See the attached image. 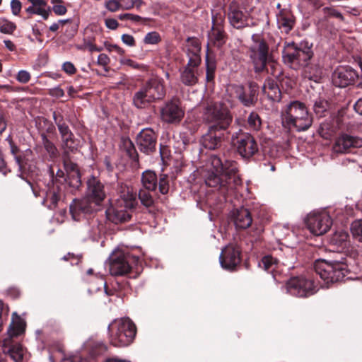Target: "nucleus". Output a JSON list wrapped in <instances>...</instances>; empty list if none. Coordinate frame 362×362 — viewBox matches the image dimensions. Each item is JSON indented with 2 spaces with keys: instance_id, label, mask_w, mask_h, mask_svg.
I'll list each match as a JSON object with an SVG mask.
<instances>
[{
  "instance_id": "f257e3e1",
  "label": "nucleus",
  "mask_w": 362,
  "mask_h": 362,
  "mask_svg": "<svg viewBox=\"0 0 362 362\" xmlns=\"http://www.w3.org/2000/svg\"><path fill=\"white\" fill-rule=\"evenodd\" d=\"M211 170L205 177L207 186L214 189L206 197V203L215 212H220L238 187L242 185L238 175V163L223 160L217 156L210 158Z\"/></svg>"
},
{
  "instance_id": "f03ea898",
  "label": "nucleus",
  "mask_w": 362,
  "mask_h": 362,
  "mask_svg": "<svg viewBox=\"0 0 362 362\" xmlns=\"http://www.w3.org/2000/svg\"><path fill=\"white\" fill-rule=\"evenodd\" d=\"M202 117L203 122L209 125L207 132L201 137L202 146L209 150L220 148L231 134L230 111L223 103L209 101L204 104Z\"/></svg>"
},
{
  "instance_id": "7ed1b4c3",
  "label": "nucleus",
  "mask_w": 362,
  "mask_h": 362,
  "mask_svg": "<svg viewBox=\"0 0 362 362\" xmlns=\"http://www.w3.org/2000/svg\"><path fill=\"white\" fill-rule=\"evenodd\" d=\"M314 268L315 274L324 281L327 287H329L330 284L343 281L350 273L347 257L341 253L329 259L316 260Z\"/></svg>"
},
{
  "instance_id": "20e7f679",
  "label": "nucleus",
  "mask_w": 362,
  "mask_h": 362,
  "mask_svg": "<svg viewBox=\"0 0 362 362\" xmlns=\"http://www.w3.org/2000/svg\"><path fill=\"white\" fill-rule=\"evenodd\" d=\"M188 58L187 64L180 69V81L186 86H194L199 83V66L202 62L201 43L197 37H188L185 50Z\"/></svg>"
},
{
  "instance_id": "39448f33",
  "label": "nucleus",
  "mask_w": 362,
  "mask_h": 362,
  "mask_svg": "<svg viewBox=\"0 0 362 362\" xmlns=\"http://www.w3.org/2000/svg\"><path fill=\"white\" fill-rule=\"evenodd\" d=\"M141 182L138 196L141 203L147 208L154 205L153 194L158 187L162 194H167L169 192V177L166 174H161L158 178L155 172L148 170L142 173Z\"/></svg>"
},
{
  "instance_id": "423d86ee",
  "label": "nucleus",
  "mask_w": 362,
  "mask_h": 362,
  "mask_svg": "<svg viewBox=\"0 0 362 362\" xmlns=\"http://www.w3.org/2000/svg\"><path fill=\"white\" fill-rule=\"evenodd\" d=\"M313 44L308 41L296 43L286 41L282 51L284 62L294 70H299L308 65L313 57Z\"/></svg>"
},
{
  "instance_id": "0eeeda50",
  "label": "nucleus",
  "mask_w": 362,
  "mask_h": 362,
  "mask_svg": "<svg viewBox=\"0 0 362 362\" xmlns=\"http://www.w3.org/2000/svg\"><path fill=\"white\" fill-rule=\"evenodd\" d=\"M222 14L227 18L233 28L243 30L246 28L255 27L256 23L252 21L251 9L247 0H233L226 6Z\"/></svg>"
},
{
  "instance_id": "6e6552de",
  "label": "nucleus",
  "mask_w": 362,
  "mask_h": 362,
  "mask_svg": "<svg viewBox=\"0 0 362 362\" xmlns=\"http://www.w3.org/2000/svg\"><path fill=\"white\" fill-rule=\"evenodd\" d=\"M110 343L116 347L131 344L136 334V327L129 317L114 320L107 327Z\"/></svg>"
},
{
  "instance_id": "1a4fd4ad",
  "label": "nucleus",
  "mask_w": 362,
  "mask_h": 362,
  "mask_svg": "<svg viewBox=\"0 0 362 362\" xmlns=\"http://www.w3.org/2000/svg\"><path fill=\"white\" fill-rule=\"evenodd\" d=\"M251 40L252 43L247 48V55L253 66L255 73L260 74L266 69V65L273 54L270 52L269 44L262 35L253 34Z\"/></svg>"
},
{
  "instance_id": "9d476101",
  "label": "nucleus",
  "mask_w": 362,
  "mask_h": 362,
  "mask_svg": "<svg viewBox=\"0 0 362 362\" xmlns=\"http://www.w3.org/2000/svg\"><path fill=\"white\" fill-rule=\"evenodd\" d=\"M138 257L130 252H119L111 259L110 271L113 276L129 275L130 278H136L139 273Z\"/></svg>"
},
{
  "instance_id": "9b49d317",
  "label": "nucleus",
  "mask_w": 362,
  "mask_h": 362,
  "mask_svg": "<svg viewBox=\"0 0 362 362\" xmlns=\"http://www.w3.org/2000/svg\"><path fill=\"white\" fill-rule=\"evenodd\" d=\"M284 119L298 132L308 129L313 123V117L308 113L305 104L297 100L291 102L287 106Z\"/></svg>"
},
{
  "instance_id": "f8f14e48",
  "label": "nucleus",
  "mask_w": 362,
  "mask_h": 362,
  "mask_svg": "<svg viewBox=\"0 0 362 362\" xmlns=\"http://www.w3.org/2000/svg\"><path fill=\"white\" fill-rule=\"evenodd\" d=\"M229 90L230 96L245 107L255 106L257 102L259 86L256 82H249L247 88L243 85H231Z\"/></svg>"
},
{
  "instance_id": "ddd939ff",
  "label": "nucleus",
  "mask_w": 362,
  "mask_h": 362,
  "mask_svg": "<svg viewBox=\"0 0 362 362\" xmlns=\"http://www.w3.org/2000/svg\"><path fill=\"white\" fill-rule=\"evenodd\" d=\"M317 286L315 281L311 277L295 276L288 281L286 288L291 295L303 298L316 293L317 291Z\"/></svg>"
},
{
  "instance_id": "4468645a",
  "label": "nucleus",
  "mask_w": 362,
  "mask_h": 362,
  "mask_svg": "<svg viewBox=\"0 0 362 362\" xmlns=\"http://www.w3.org/2000/svg\"><path fill=\"white\" fill-rule=\"evenodd\" d=\"M232 139L235 144L238 153L243 158L249 159L258 153L259 146L250 134L240 130L238 133L233 134Z\"/></svg>"
},
{
  "instance_id": "2eb2a0df",
  "label": "nucleus",
  "mask_w": 362,
  "mask_h": 362,
  "mask_svg": "<svg viewBox=\"0 0 362 362\" xmlns=\"http://www.w3.org/2000/svg\"><path fill=\"white\" fill-rule=\"evenodd\" d=\"M224 23L225 16L221 11H212V27L209 33V40L215 47H221L227 40Z\"/></svg>"
},
{
  "instance_id": "dca6fc26",
  "label": "nucleus",
  "mask_w": 362,
  "mask_h": 362,
  "mask_svg": "<svg viewBox=\"0 0 362 362\" xmlns=\"http://www.w3.org/2000/svg\"><path fill=\"white\" fill-rule=\"evenodd\" d=\"M305 223L313 234L322 235L329 230L332 221L329 215L325 212L314 213L308 216Z\"/></svg>"
},
{
  "instance_id": "f3484780",
  "label": "nucleus",
  "mask_w": 362,
  "mask_h": 362,
  "mask_svg": "<svg viewBox=\"0 0 362 362\" xmlns=\"http://www.w3.org/2000/svg\"><path fill=\"white\" fill-rule=\"evenodd\" d=\"M358 78L357 71L350 66H339L332 74L333 85L339 88H346L353 85Z\"/></svg>"
},
{
  "instance_id": "a211bd4d",
  "label": "nucleus",
  "mask_w": 362,
  "mask_h": 362,
  "mask_svg": "<svg viewBox=\"0 0 362 362\" xmlns=\"http://www.w3.org/2000/svg\"><path fill=\"white\" fill-rule=\"evenodd\" d=\"M241 250L239 246L228 245L225 247L220 255L221 267L228 271H233L240 264Z\"/></svg>"
},
{
  "instance_id": "6ab92c4d",
  "label": "nucleus",
  "mask_w": 362,
  "mask_h": 362,
  "mask_svg": "<svg viewBox=\"0 0 362 362\" xmlns=\"http://www.w3.org/2000/svg\"><path fill=\"white\" fill-rule=\"evenodd\" d=\"M97 207L88 198L83 197L81 199H74L69 206V211L72 218L79 221L96 211Z\"/></svg>"
},
{
  "instance_id": "aec40b11",
  "label": "nucleus",
  "mask_w": 362,
  "mask_h": 362,
  "mask_svg": "<svg viewBox=\"0 0 362 362\" xmlns=\"http://www.w3.org/2000/svg\"><path fill=\"white\" fill-rule=\"evenodd\" d=\"M184 110L178 99L168 101L160 110L161 119L169 124L180 122L184 117Z\"/></svg>"
},
{
  "instance_id": "412c9836",
  "label": "nucleus",
  "mask_w": 362,
  "mask_h": 362,
  "mask_svg": "<svg viewBox=\"0 0 362 362\" xmlns=\"http://www.w3.org/2000/svg\"><path fill=\"white\" fill-rule=\"evenodd\" d=\"M158 135L151 128L143 129L136 136V144L139 151L146 155L156 150Z\"/></svg>"
},
{
  "instance_id": "4be33fe9",
  "label": "nucleus",
  "mask_w": 362,
  "mask_h": 362,
  "mask_svg": "<svg viewBox=\"0 0 362 362\" xmlns=\"http://www.w3.org/2000/svg\"><path fill=\"white\" fill-rule=\"evenodd\" d=\"M65 185L57 179L47 185V189L43 199V204L49 209H55L64 195Z\"/></svg>"
},
{
  "instance_id": "5701e85b",
  "label": "nucleus",
  "mask_w": 362,
  "mask_h": 362,
  "mask_svg": "<svg viewBox=\"0 0 362 362\" xmlns=\"http://www.w3.org/2000/svg\"><path fill=\"white\" fill-rule=\"evenodd\" d=\"M86 198L98 206L106 197L105 186L100 178L90 176L87 180V191Z\"/></svg>"
},
{
  "instance_id": "b1692460",
  "label": "nucleus",
  "mask_w": 362,
  "mask_h": 362,
  "mask_svg": "<svg viewBox=\"0 0 362 362\" xmlns=\"http://www.w3.org/2000/svg\"><path fill=\"white\" fill-rule=\"evenodd\" d=\"M362 146V139L347 134H340L335 140L333 150L337 153H347L352 148Z\"/></svg>"
},
{
  "instance_id": "393cba45",
  "label": "nucleus",
  "mask_w": 362,
  "mask_h": 362,
  "mask_svg": "<svg viewBox=\"0 0 362 362\" xmlns=\"http://www.w3.org/2000/svg\"><path fill=\"white\" fill-rule=\"evenodd\" d=\"M142 87L153 103L162 100L165 95L164 81L161 78L152 77L143 83Z\"/></svg>"
},
{
  "instance_id": "a878e982",
  "label": "nucleus",
  "mask_w": 362,
  "mask_h": 362,
  "mask_svg": "<svg viewBox=\"0 0 362 362\" xmlns=\"http://www.w3.org/2000/svg\"><path fill=\"white\" fill-rule=\"evenodd\" d=\"M26 329V322L16 312L12 313L11 321L7 330L9 338L19 337L23 334Z\"/></svg>"
},
{
  "instance_id": "bb28decb",
  "label": "nucleus",
  "mask_w": 362,
  "mask_h": 362,
  "mask_svg": "<svg viewBox=\"0 0 362 362\" xmlns=\"http://www.w3.org/2000/svg\"><path fill=\"white\" fill-rule=\"evenodd\" d=\"M276 18L279 28L286 34L293 28L296 24L295 17L288 9H281L276 14Z\"/></svg>"
},
{
  "instance_id": "cd10ccee",
  "label": "nucleus",
  "mask_w": 362,
  "mask_h": 362,
  "mask_svg": "<svg viewBox=\"0 0 362 362\" xmlns=\"http://www.w3.org/2000/svg\"><path fill=\"white\" fill-rule=\"evenodd\" d=\"M233 221L236 228L240 229H245L252 226V218L250 211L243 207L233 211Z\"/></svg>"
},
{
  "instance_id": "c85d7f7f",
  "label": "nucleus",
  "mask_w": 362,
  "mask_h": 362,
  "mask_svg": "<svg viewBox=\"0 0 362 362\" xmlns=\"http://www.w3.org/2000/svg\"><path fill=\"white\" fill-rule=\"evenodd\" d=\"M206 82L209 85H214L216 71V59L214 52L207 49L206 54Z\"/></svg>"
},
{
  "instance_id": "c756f323",
  "label": "nucleus",
  "mask_w": 362,
  "mask_h": 362,
  "mask_svg": "<svg viewBox=\"0 0 362 362\" xmlns=\"http://www.w3.org/2000/svg\"><path fill=\"white\" fill-rule=\"evenodd\" d=\"M105 214L107 219L115 224L127 222L132 217L127 210L118 209L114 206L107 209Z\"/></svg>"
},
{
  "instance_id": "7c9ffc66",
  "label": "nucleus",
  "mask_w": 362,
  "mask_h": 362,
  "mask_svg": "<svg viewBox=\"0 0 362 362\" xmlns=\"http://www.w3.org/2000/svg\"><path fill=\"white\" fill-rule=\"evenodd\" d=\"M8 140L10 146L11 153L13 156L19 170L21 173H26L27 171H29L30 168L27 166V159L25 158L24 153L21 151L19 147L16 145L11 139Z\"/></svg>"
},
{
  "instance_id": "2f4dec72",
  "label": "nucleus",
  "mask_w": 362,
  "mask_h": 362,
  "mask_svg": "<svg viewBox=\"0 0 362 362\" xmlns=\"http://www.w3.org/2000/svg\"><path fill=\"white\" fill-rule=\"evenodd\" d=\"M262 91L267 94L268 98L272 101H280L281 98V92L277 84V82L271 78H267L262 87Z\"/></svg>"
},
{
  "instance_id": "473e14b6",
  "label": "nucleus",
  "mask_w": 362,
  "mask_h": 362,
  "mask_svg": "<svg viewBox=\"0 0 362 362\" xmlns=\"http://www.w3.org/2000/svg\"><path fill=\"white\" fill-rule=\"evenodd\" d=\"M349 235L343 230L336 231L331 237L329 243L337 250H344L349 245Z\"/></svg>"
},
{
  "instance_id": "72a5a7b5",
  "label": "nucleus",
  "mask_w": 362,
  "mask_h": 362,
  "mask_svg": "<svg viewBox=\"0 0 362 362\" xmlns=\"http://www.w3.org/2000/svg\"><path fill=\"white\" fill-rule=\"evenodd\" d=\"M152 103L153 101L142 86L133 95L132 103L138 109H144Z\"/></svg>"
},
{
  "instance_id": "f704fd0d",
  "label": "nucleus",
  "mask_w": 362,
  "mask_h": 362,
  "mask_svg": "<svg viewBox=\"0 0 362 362\" xmlns=\"http://www.w3.org/2000/svg\"><path fill=\"white\" fill-rule=\"evenodd\" d=\"M303 76L310 81L320 82L323 76L322 69L317 64L308 63V65L303 67Z\"/></svg>"
},
{
  "instance_id": "c9c22d12",
  "label": "nucleus",
  "mask_w": 362,
  "mask_h": 362,
  "mask_svg": "<svg viewBox=\"0 0 362 362\" xmlns=\"http://www.w3.org/2000/svg\"><path fill=\"white\" fill-rule=\"evenodd\" d=\"M278 260L272 255L264 256L259 262V267L268 273L272 274L273 278H276V268L278 267Z\"/></svg>"
},
{
  "instance_id": "e433bc0d",
  "label": "nucleus",
  "mask_w": 362,
  "mask_h": 362,
  "mask_svg": "<svg viewBox=\"0 0 362 362\" xmlns=\"http://www.w3.org/2000/svg\"><path fill=\"white\" fill-rule=\"evenodd\" d=\"M61 139L62 148L65 151L74 152L76 150L78 142L72 132L61 136Z\"/></svg>"
},
{
  "instance_id": "4c0bfd02",
  "label": "nucleus",
  "mask_w": 362,
  "mask_h": 362,
  "mask_svg": "<svg viewBox=\"0 0 362 362\" xmlns=\"http://www.w3.org/2000/svg\"><path fill=\"white\" fill-rule=\"evenodd\" d=\"M263 73H267L275 78H279L282 74V70L280 64L274 60L273 56L269 59L268 64L266 65V69Z\"/></svg>"
},
{
  "instance_id": "58836bf2",
  "label": "nucleus",
  "mask_w": 362,
  "mask_h": 362,
  "mask_svg": "<svg viewBox=\"0 0 362 362\" xmlns=\"http://www.w3.org/2000/svg\"><path fill=\"white\" fill-rule=\"evenodd\" d=\"M329 107V102L322 98H318L314 103L313 110L316 115L319 117L325 116V112L328 110Z\"/></svg>"
},
{
  "instance_id": "ea45409f",
  "label": "nucleus",
  "mask_w": 362,
  "mask_h": 362,
  "mask_svg": "<svg viewBox=\"0 0 362 362\" xmlns=\"http://www.w3.org/2000/svg\"><path fill=\"white\" fill-rule=\"evenodd\" d=\"M66 184L70 187L78 189L81 186V173L80 171H72V173L66 175L65 179Z\"/></svg>"
},
{
  "instance_id": "a19ab883",
  "label": "nucleus",
  "mask_w": 362,
  "mask_h": 362,
  "mask_svg": "<svg viewBox=\"0 0 362 362\" xmlns=\"http://www.w3.org/2000/svg\"><path fill=\"white\" fill-rule=\"evenodd\" d=\"M247 128L252 131H259L262 127L259 115L255 112H252L247 117Z\"/></svg>"
},
{
  "instance_id": "79ce46f5",
  "label": "nucleus",
  "mask_w": 362,
  "mask_h": 362,
  "mask_svg": "<svg viewBox=\"0 0 362 362\" xmlns=\"http://www.w3.org/2000/svg\"><path fill=\"white\" fill-rule=\"evenodd\" d=\"M124 147L127 155L134 162L139 161V154L133 142L127 139L124 141Z\"/></svg>"
},
{
  "instance_id": "37998d69",
  "label": "nucleus",
  "mask_w": 362,
  "mask_h": 362,
  "mask_svg": "<svg viewBox=\"0 0 362 362\" xmlns=\"http://www.w3.org/2000/svg\"><path fill=\"white\" fill-rule=\"evenodd\" d=\"M9 356L15 362H21L23 357V349L21 344H15L9 347L8 351Z\"/></svg>"
},
{
  "instance_id": "c03bdc74",
  "label": "nucleus",
  "mask_w": 362,
  "mask_h": 362,
  "mask_svg": "<svg viewBox=\"0 0 362 362\" xmlns=\"http://www.w3.org/2000/svg\"><path fill=\"white\" fill-rule=\"evenodd\" d=\"M43 146L52 158H54L57 155V149L55 145L47 138L45 134H42Z\"/></svg>"
},
{
  "instance_id": "a18cd8bd",
  "label": "nucleus",
  "mask_w": 362,
  "mask_h": 362,
  "mask_svg": "<svg viewBox=\"0 0 362 362\" xmlns=\"http://www.w3.org/2000/svg\"><path fill=\"white\" fill-rule=\"evenodd\" d=\"M161 40L162 39L160 34L156 31H152L145 35L144 43L146 45H158Z\"/></svg>"
},
{
  "instance_id": "49530a36",
  "label": "nucleus",
  "mask_w": 362,
  "mask_h": 362,
  "mask_svg": "<svg viewBox=\"0 0 362 362\" xmlns=\"http://www.w3.org/2000/svg\"><path fill=\"white\" fill-rule=\"evenodd\" d=\"M107 346L103 342L94 343L90 351V354L93 358H95L107 351Z\"/></svg>"
},
{
  "instance_id": "de8ad7c7",
  "label": "nucleus",
  "mask_w": 362,
  "mask_h": 362,
  "mask_svg": "<svg viewBox=\"0 0 362 362\" xmlns=\"http://www.w3.org/2000/svg\"><path fill=\"white\" fill-rule=\"evenodd\" d=\"M351 230L353 236L362 243V220L354 221L351 224Z\"/></svg>"
},
{
  "instance_id": "09e8293b",
  "label": "nucleus",
  "mask_w": 362,
  "mask_h": 362,
  "mask_svg": "<svg viewBox=\"0 0 362 362\" xmlns=\"http://www.w3.org/2000/svg\"><path fill=\"white\" fill-rule=\"evenodd\" d=\"M51 3L54 4L52 10L57 16H63L66 13L67 9L64 5L63 0H51Z\"/></svg>"
},
{
  "instance_id": "8fccbe9b",
  "label": "nucleus",
  "mask_w": 362,
  "mask_h": 362,
  "mask_svg": "<svg viewBox=\"0 0 362 362\" xmlns=\"http://www.w3.org/2000/svg\"><path fill=\"white\" fill-rule=\"evenodd\" d=\"M119 19L121 21H131L133 22H142L144 23H146L147 21H148V18H142L141 16L136 14L132 13H123L120 14L118 16Z\"/></svg>"
},
{
  "instance_id": "3c124183",
  "label": "nucleus",
  "mask_w": 362,
  "mask_h": 362,
  "mask_svg": "<svg viewBox=\"0 0 362 362\" xmlns=\"http://www.w3.org/2000/svg\"><path fill=\"white\" fill-rule=\"evenodd\" d=\"M9 308L4 302L0 300V332L3 329L4 322L7 320Z\"/></svg>"
},
{
  "instance_id": "603ef678",
  "label": "nucleus",
  "mask_w": 362,
  "mask_h": 362,
  "mask_svg": "<svg viewBox=\"0 0 362 362\" xmlns=\"http://www.w3.org/2000/svg\"><path fill=\"white\" fill-rule=\"evenodd\" d=\"M323 12L327 17H334L339 19L340 21H344L343 15L334 8L325 7L323 8Z\"/></svg>"
},
{
  "instance_id": "864d4df0",
  "label": "nucleus",
  "mask_w": 362,
  "mask_h": 362,
  "mask_svg": "<svg viewBox=\"0 0 362 362\" xmlns=\"http://www.w3.org/2000/svg\"><path fill=\"white\" fill-rule=\"evenodd\" d=\"M119 0H107L105 1V7L110 12L120 10Z\"/></svg>"
},
{
  "instance_id": "5fc2aeb1",
  "label": "nucleus",
  "mask_w": 362,
  "mask_h": 362,
  "mask_svg": "<svg viewBox=\"0 0 362 362\" xmlns=\"http://www.w3.org/2000/svg\"><path fill=\"white\" fill-rule=\"evenodd\" d=\"M16 28V26L13 23L6 21L1 26L0 31L2 33L11 34L13 33Z\"/></svg>"
},
{
  "instance_id": "6e6d98bb",
  "label": "nucleus",
  "mask_w": 362,
  "mask_h": 362,
  "mask_svg": "<svg viewBox=\"0 0 362 362\" xmlns=\"http://www.w3.org/2000/svg\"><path fill=\"white\" fill-rule=\"evenodd\" d=\"M16 79L22 83H27L30 80V74L28 71L21 70L18 71Z\"/></svg>"
},
{
  "instance_id": "4d7b16f0",
  "label": "nucleus",
  "mask_w": 362,
  "mask_h": 362,
  "mask_svg": "<svg viewBox=\"0 0 362 362\" xmlns=\"http://www.w3.org/2000/svg\"><path fill=\"white\" fill-rule=\"evenodd\" d=\"M48 94L50 96L55 97L57 98H62L65 95L64 90L62 89L59 86L49 88L48 90Z\"/></svg>"
},
{
  "instance_id": "13d9d810",
  "label": "nucleus",
  "mask_w": 362,
  "mask_h": 362,
  "mask_svg": "<svg viewBox=\"0 0 362 362\" xmlns=\"http://www.w3.org/2000/svg\"><path fill=\"white\" fill-rule=\"evenodd\" d=\"M22 8V4L19 0H11V8L12 13L15 16H18Z\"/></svg>"
},
{
  "instance_id": "bf43d9fd",
  "label": "nucleus",
  "mask_w": 362,
  "mask_h": 362,
  "mask_svg": "<svg viewBox=\"0 0 362 362\" xmlns=\"http://www.w3.org/2000/svg\"><path fill=\"white\" fill-rule=\"evenodd\" d=\"M126 64L129 66H131L132 67L133 69H139V70H141L142 71H148V67L147 66L144 65V64H139L132 59H127V62H126Z\"/></svg>"
},
{
  "instance_id": "052dcab7",
  "label": "nucleus",
  "mask_w": 362,
  "mask_h": 362,
  "mask_svg": "<svg viewBox=\"0 0 362 362\" xmlns=\"http://www.w3.org/2000/svg\"><path fill=\"white\" fill-rule=\"evenodd\" d=\"M64 165L66 171V175L72 173V171L79 170L78 165L69 160H64Z\"/></svg>"
},
{
  "instance_id": "680f3d73",
  "label": "nucleus",
  "mask_w": 362,
  "mask_h": 362,
  "mask_svg": "<svg viewBox=\"0 0 362 362\" xmlns=\"http://www.w3.org/2000/svg\"><path fill=\"white\" fill-rule=\"evenodd\" d=\"M123 43L129 47H134L136 45V41L134 37L129 34H123L121 37Z\"/></svg>"
},
{
  "instance_id": "e2e57ef3",
  "label": "nucleus",
  "mask_w": 362,
  "mask_h": 362,
  "mask_svg": "<svg viewBox=\"0 0 362 362\" xmlns=\"http://www.w3.org/2000/svg\"><path fill=\"white\" fill-rule=\"evenodd\" d=\"M62 70L69 75L74 74L76 72V68L70 62H66L63 64Z\"/></svg>"
},
{
  "instance_id": "0e129e2a",
  "label": "nucleus",
  "mask_w": 362,
  "mask_h": 362,
  "mask_svg": "<svg viewBox=\"0 0 362 362\" xmlns=\"http://www.w3.org/2000/svg\"><path fill=\"white\" fill-rule=\"evenodd\" d=\"M52 117L57 127L66 123L64 119V116L59 112H53Z\"/></svg>"
},
{
  "instance_id": "69168bd1",
  "label": "nucleus",
  "mask_w": 362,
  "mask_h": 362,
  "mask_svg": "<svg viewBox=\"0 0 362 362\" xmlns=\"http://www.w3.org/2000/svg\"><path fill=\"white\" fill-rule=\"evenodd\" d=\"M119 6L122 10H129L134 8L135 2L134 0H119Z\"/></svg>"
},
{
  "instance_id": "338daca9",
  "label": "nucleus",
  "mask_w": 362,
  "mask_h": 362,
  "mask_svg": "<svg viewBox=\"0 0 362 362\" xmlns=\"http://www.w3.org/2000/svg\"><path fill=\"white\" fill-rule=\"evenodd\" d=\"M7 295L9 296L11 299L16 300L20 298L21 296V291L18 288L15 287H11L9 288L7 291Z\"/></svg>"
},
{
  "instance_id": "774afa93",
  "label": "nucleus",
  "mask_w": 362,
  "mask_h": 362,
  "mask_svg": "<svg viewBox=\"0 0 362 362\" xmlns=\"http://www.w3.org/2000/svg\"><path fill=\"white\" fill-rule=\"evenodd\" d=\"M110 62L108 56L104 53L99 54L98 57V64L103 66H107Z\"/></svg>"
}]
</instances>
